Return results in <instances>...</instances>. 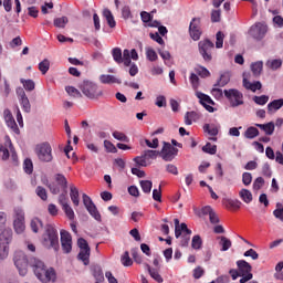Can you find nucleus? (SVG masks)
<instances>
[{
	"instance_id": "f257e3e1",
	"label": "nucleus",
	"mask_w": 283,
	"mask_h": 283,
	"mask_svg": "<svg viewBox=\"0 0 283 283\" xmlns=\"http://www.w3.org/2000/svg\"><path fill=\"white\" fill-rule=\"evenodd\" d=\"M13 262L20 275H27L28 266H31L33 269L34 275L38 277V280H40V282L48 283L54 282V280H56V272L54 269H46L45 263L36 258H31L29 260L25 253L22 251L15 252Z\"/></svg>"
},
{
	"instance_id": "f03ea898",
	"label": "nucleus",
	"mask_w": 283,
	"mask_h": 283,
	"mask_svg": "<svg viewBox=\"0 0 283 283\" xmlns=\"http://www.w3.org/2000/svg\"><path fill=\"white\" fill-rule=\"evenodd\" d=\"M42 244L46 249H54L59 251V231L52 224L46 226L42 235Z\"/></svg>"
},
{
	"instance_id": "7ed1b4c3",
	"label": "nucleus",
	"mask_w": 283,
	"mask_h": 283,
	"mask_svg": "<svg viewBox=\"0 0 283 283\" xmlns=\"http://www.w3.org/2000/svg\"><path fill=\"white\" fill-rule=\"evenodd\" d=\"M78 88L81 92L86 96V98H90L91 101H97V98H101L103 96V90L98 87V85L91 81H83Z\"/></svg>"
},
{
	"instance_id": "20e7f679",
	"label": "nucleus",
	"mask_w": 283,
	"mask_h": 283,
	"mask_svg": "<svg viewBox=\"0 0 283 283\" xmlns=\"http://www.w3.org/2000/svg\"><path fill=\"white\" fill-rule=\"evenodd\" d=\"M10 242H12V229L4 228L0 231V260L8 258Z\"/></svg>"
},
{
	"instance_id": "39448f33",
	"label": "nucleus",
	"mask_w": 283,
	"mask_h": 283,
	"mask_svg": "<svg viewBox=\"0 0 283 283\" xmlns=\"http://www.w3.org/2000/svg\"><path fill=\"white\" fill-rule=\"evenodd\" d=\"M10 154L13 163H18L19 157L17 156V150L14 149V145H12V140L10 136L4 137V143L0 144V158L1 160H9Z\"/></svg>"
},
{
	"instance_id": "423d86ee",
	"label": "nucleus",
	"mask_w": 283,
	"mask_h": 283,
	"mask_svg": "<svg viewBox=\"0 0 283 283\" xmlns=\"http://www.w3.org/2000/svg\"><path fill=\"white\" fill-rule=\"evenodd\" d=\"M198 48L199 54L202 56L203 61H206V63H211V61L213 60V55L211 54V52H213L216 44H213L211 40L206 39L199 41Z\"/></svg>"
},
{
	"instance_id": "0eeeda50",
	"label": "nucleus",
	"mask_w": 283,
	"mask_h": 283,
	"mask_svg": "<svg viewBox=\"0 0 283 283\" xmlns=\"http://www.w3.org/2000/svg\"><path fill=\"white\" fill-rule=\"evenodd\" d=\"M223 94L226 98L229 101L231 107H240V105H244V95L239 90H224Z\"/></svg>"
},
{
	"instance_id": "6e6552de",
	"label": "nucleus",
	"mask_w": 283,
	"mask_h": 283,
	"mask_svg": "<svg viewBox=\"0 0 283 283\" xmlns=\"http://www.w3.org/2000/svg\"><path fill=\"white\" fill-rule=\"evenodd\" d=\"M35 154L41 163H52V146L50 143H42L35 147Z\"/></svg>"
},
{
	"instance_id": "1a4fd4ad",
	"label": "nucleus",
	"mask_w": 283,
	"mask_h": 283,
	"mask_svg": "<svg viewBox=\"0 0 283 283\" xmlns=\"http://www.w3.org/2000/svg\"><path fill=\"white\" fill-rule=\"evenodd\" d=\"M237 266L239 274L241 275L240 283H247L250 282V280H253V268L251 266V263L244 261V260H239L237 261Z\"/></svg>"
},
{
	"instance_id": "9d476101",
	"label": "nucleus",
	"mask_w": 283,
	"mask_h": 283,
	"mask_svg": "<svg viewBox=\"0 0 283 283\" xmlns=\"http://www.w3.org/2000/svg\"><path fill=\"white\" fill-rule=\"evenodd\" d=\"M55 182L56 184L48 185V188L50 189L51 193H53V196H57V193H61V191L67 193V178H65L62 174H56Z\"/></svg>"
},
{
	"instance_id": "9b49d317",
	"label": "nucleus",
	"mask_w": 283,
	"mask_h": 283,
	"mask_svg": "<svg viewBox=\"0 0 283 283\" xmlns=\"http://www.w3.org/2000/svg\"><path fill=\"white\" fill-rule=\"evenodd\" d=\"M83 205L86 208V211H88L90 216L94 218L97 222H101V212H98V209L96 208V205H94V201H92V198L90 196L83 193Z\"/></svg>"
},
{
	"instance_id": "f8f14e48",
	"label": "nucleus",
	"mask_w": 283,
	"mask_h": 283,
	"mask_svg": "<svg viewBox=\"0 0 283 283\" xmlns=\"http://www.w3.org/2000/svg\"><path fill=\"white\" fill-rule=\"evenodd\" d=\"M266 32H269V27L262 22H259L251 27L249 34L252 36V39L262 41V38L266 35Z\"/></svg>"
},
{
	"instance_id": "ddd939ff",
	"label": "nucleus",
	"mask_w": 283,
	"mask_h": 283,
	"mask_svg": "<svg viewBox=\"0 0 283 283\" xmlns=\"http://www.w3.org/2000/svg\"><path fill=\"white\" fill-rule=\"evenodd\" d=\"M15 94L18 96V101L27 114H30L32 109V105L30 104V99L28 98V95L25 94V90L23 87H17L15 88Z\"/></svg>"
},
{
	"instance_id": "4468645a",
	"label": "nucleus",
	"mask_w": 283,
	"mask_h": 283,
	"mask_svg": "<svg viewBox=\"0 0 283 283\" xmlns=\"http://www.w3.org/2000/svg\"><path fill=\"white\" fill-rule=\"evenodd\" d=\"M163 160L171 163L176 156H178V148L171 146L169 143H164V147L160 151Z\"/></svg>"
},
{
	"instance_id": "2eb2a0df",
	"label": "nucleus",
	"mask_w": 283,
	"mask_h": 283,
	"mask_svg": "<svg viewBox=\"0 0 283 283\" xmlns=\"http://www.w3.org/2000/svg\"><path fill=\"white\" fill-rule=\"evenodd\" d=\"M196 96L197 98H199L200 104L202 105V107H205V109H207V112H210V113L216 112V108L211 106V105H216V102H213V99H211L209 95L197 92Z\"/></svg>"
},
{
	"instance_id": "dca6fc26",
	"label": "nucleus",
	"mask_w": 283,
	"mask_h": 283,
	"mask_svg": "<svg viewBox=\"0 0 283 283\" xmlns=\"http://www.w3.org/2000/svg\"><path fill=\"white\" fill-rule=\"evenodd\" d=\"M61 244L64 253H72V234L65 230H61Z\"/></svg>"
},
{
	"instance_id": "f3484780",
	"label": "nucleus",
	"mask_w": 283,
	"mask_h": 283,
	"mask_svg": "<svg viewBox=\"0 0 283 283\" xmlns=\"http://www.w3.org/2000/svg\"><path fill=\"white\" fill-rule=\"evenodd\" d=\"M198 23H200V19L198 18H193L190 22L189 32L193 41H200V36L202 34V32H200V29H198Z\"/></svg>"
},
{
	"instance_id": "a211bd4d",
	"label": "nucleus",
	"mask_w": 283,
	"mask_h": 283,
	"mask_svg": "<svg viewBox=\"0 0 283 283\" xmlns=\"http://www.w3.org/2000/svg\"><path fill=\"white\" fill-rule=\"evenodd\" d=\"M4 120L7 126L10 127L14 134H19V126L17 125V120H14V116H12V113L9 109L4 111Z\"/></svg>"
},
{
	"instance_id": "6ab92c4d",
	"label": "nucleus",
	"mask_w": 283,
	"mask_h": 283,
	"mask_svg": "<svg viewBox=\"0 0 283 283\" xmlns=\"http://www.w3.org/2000/svg\"><path fill=\"white\" fill-rule=\"evenodd\" d=\"M99 81H101V83H103V85H114L115 83L117 85H120V83H123L116 76H114V75H106V74L101 75L99 76Z\"/></svg>"
},
{
	"instance_id": "aec40b11",
	"label": "nucleus",
	"mask_w": 283,
	"mask_h": 283,
	"mask_svg": "<svg viewBox=\"0 0 283 283\" xmlns=\"http://www.w3.org/2000/svg\"><path fill=\"white\" fill-rule=\"evenodd\" d=\"M255 127L262 129L266 136H273V132H275V123L269 122L268 124H255Z\"/></svg>"
},
{
	"instance_id": "412c9836",
	"label": "nucleus",
	"mask_w": 283,
	"mask_h": 283,
	"mask_svg": "<svg viewBox=\"0 0 283 283\" xmlns=\"http://www.w3.org/2000/svg\"><path fill=\"white\" fill-rule=\"evenodd\" d=\"M200 119V115L197 112H187L185 114L184 120H185V125H193V123H196V120Z\"/></svg>"
},
{
	"instance_id": "4be33fe9",
	"label": "nucleus",
	"mask_w": 283,
	"mask_h": 283,
	"mask_svg": "<svg viewBox=\"0 0 283 283\" xmlns=\"http://www.w3.org/2000/svg\"><path fill=\"white\" fill-rule=\"evenodd\" d=\"M70 198L74 205V207H78V205H81V199L78 197V188H76V186L71 185L70 186Z\"/></svg>"
},
{
	"instance_id": "5701e85b",
	"label": "nucleus",
	"mask_w": 283,
	"mask_h": 283,
	"mask_svg": "<svg viewBox=\"0 0 283 283\" xmlns=\"http://www.w3.org/2000/svg\"><path fill=\"white\" fill-rule=\"evenodd\" d=\"M243 87L245 90H250L251 92H258V90H262V83L260 81L251 83L247 77L243 78Z\"/></svg>"
},
{
	"instance_id": "b1692460",
	"label": "nucleus",
	"mask_w": 283,
	"mask_h": 283,
	"mask_svg": "<svg viewBox=\"0 0 283 283\" xmlns=\"http://www.w3.org/2000/svg\"><path fill=\"white\" fill-rule=\"evenodd\" d=\"M283 107V98L274 99L268 104V113L273 114V112H277V109H282Z\"/></svg>"
},
{
	"instance_id": "393cba45",
	"label": "nucleus",
	"mask_w": 283,
	"mask_h": 283,
	"mask_svg": "<svg viewBox=\"0 0 283 283\" xmlns=\"http://www.w3.org/2000/svg\"><path fill=\"white\" fill-rule=\"evenodd\" d=\"M146 269L150 275V277H153V280H155V282H158V283H163L164 282V279L163 276L160 275L158 269H153L151 265L149 264H146Z\"/></svg>"
},
{
	"instance_id": "a878e982",
	"label": "nucleus",
	"mask_w": 283,
	"mask_h": 283,
	"mask_svg": "<svg viewBox=\"0 0 283 283\" xmlns=\"http://www.w3.org/2000/svg\"><path fill=\"white\" fill-rule=\"evenodd\" d=\"M243 136L249 140H253V138H258V136H260V130L256 127L250 126L247 128Z\"/></svg>"
},
{
	"instance_id": "bb28decb",
	"label": "nucleus",
	"mask_w": 283,
	"mask_h": 283,
	"mask_svg": "<svg viewBox=\"0 0 283 283\" xmlns=\"http://www.w3.org/2000/svg\"><path fill=\"white\" fill-rule=\"evenodd\" d=\"M264 67V63L262 61H258L251 64V72L253 76L258 77L262 74V70Z\"/></svg>"
},
{
	"instance_id": "cd10ccee",
	"label": "nucleus",
	"mask_w": 283,
	"mask_h": 283,
	"mask_svg": "<svg viewBox=\"0 0 283 283\" xmlns=\"http://www.w3.org/2000/svg\"><path fill=\"white\" fill-rule=\"evenodd\" d=\"M231 81V76L229 73H223L220 75V78L214 84V87H224L226 85H229V82Z\"/></svg>"
},
{
	"instance_id": "c85d7f7f",
	"label": "nucleus",
	"mask_w": 283,
	"mask_h": 283,
	"mask_svg": "<svg viewBox=\"0 0 283 283\" xmlns=\"http://www.w3.org/2000/svg\"><path fill=\"white\" fill-rule=\"evenodd\" d=\"M103 17L106 18L109 28H116V20H114V14H112V11L109 9H105L103 11Z\"/></svg>"
},
{
	"instance_id": "c756f323",
	"label": "nucleus",
	"mask_w": 283,
	"mask_h": 283,
	"mask_svg": "<svg viewBox=\"0 0 283 283\" xmlns=\"http://www.w3.org/2000/svg\"><path fill=\"white\" fill-rule=\"evenodd\" d=\"M112 56L115 63H117L118 65L123 63V50H120V48H114L112 50Z\"/></svg>"
},
{
	"instance_id": "7c9ffc66",
	"label": "nucleus",
	"mask_w": 283,
	"mask_h": 283,
	"mask_svg": "<svg viewBox=\"0 0 283 283\" xmlns=\"http://www.w3.org/2000/svg\"><path fill=\"white\" fill-rule=\"evenodd\" d=\"M239 196H240L241 200H243V202H245L247 205H249L253 201V195L248 189H242L239 192Z\"/></svg>"
},
{
	"instance_id": "2f4dec72",
	"label": "nucleus",
	"mask_w": 283,
	"mask_h": 283,
	"mask_svg": "<svg viewBox=\"0 0 283 283\" xmlns=\"http://www.w3.org/2000/svg\"><path fill=\"white\" fill-rule=\"evenodd\" d=\"M20 83L27 92H34V88L36 87V84L32 80L20 78Z\"/></svg>"
},
{
	"instance_id": "473e14b6",
	"label": "nucleus",
	"mask_w": 283,
	"mask_h": 283,
	"mask_svg": "<svg viewBox=\"0 0 283 283\" xmlns=\"http://www.w3.org/2000/svg\"><path fill=\"white\" fill-rule=\"evenodd\" d=\"M90 252L91 250H80V253L77 255L78 260H81L85 266H87V264H90Z\"/></svg>"
},
{
	"instance_id": "72a5a7b5",
	"label": "nucleus",
	"mask_w": 283,
	"mask_h": 283,
	"mask_svg": "<svg viewBox=\"0 0 283 283\" xmlns=\"http://www.w3.org/2000/svg\"><path fill=\"white\" fill-rule=\"evenodd\" d=\"M13 229L15 233H23L25 231V220H15L13 221Z\"/></svg>"
},
{
	"instance_id": "f704fd0d",
	"label": "nucleus",
	"mask_w": 283,
	"mask_h": 283,
	"mask_svg": "<svg viewBox=\"0 0 283 283\" xmlns=\"http://www.w3.org/2000/svg\"><path fill=\"white\" fill-rule=\"evenodd\" d=\"M39 229H43V221L39 218H33L31 220V230L33 233H39Z\"/></svg>"
},
{
	"instance_id": "c9c22d12",
	"label": "nucleus",
	"mask_w": 283,
	"mask_h": 283,
	"mask_svg": "<svg viewBox=\"0 0 283 283\" xmlns=\"http://www.w3.org/2000/svg\"><path fill=\"white\" fill-rule=\"evenodd\" d=\"M65 92L69 94V96H73V98H82L83 94H81V91H78L74 86H66Z\"/></svg>"
},
{
	"instance_id": "e433bc0d",
	"label": "nucleus",
	"mask_w": 283,
	"mask_h": 283,
	"mask_svg": "<svg viewBox=\"0 0 283 283\" xmlns=\"http://www.w3.org/2000/svg\"><path fill=\"white\" fill-rule=\"evenodd\" d=\"M266 67H269L270 70H280L282 67V60L277 59V60H269L266 62Z\"/></svg>"
},
{
	"instance_id": "4c0bfd02",
	"label": "nucleus",
	"mask_w": 283,
	"mask_h": 283,
	"mask_svg": "<svg viewBox=\"0 0 283 283\" xmlns=\"http://www.w3.org/2000/svg\"><path fill=\"white\" fill-rule=\"evenodd\" d=\"M202 151H205V154H210V156H216V154L218 151V146L211 145V143H207L202 147Z\"/></svg>"
},
{
	"instance_id": "58836bf2",
	"label": "nucleus",
	"mask_w": 283,
	"mask_h": 283,
	"mask_svg": "<svg viewBox=\"0 0 283 283\" xmlns=\"http://www.w3.org/2000/svg\"><path fill=\"white\" fill-rule=\"evenodd\" d=\"M226 207H228V209H234L238 210L242 207V202L238 199H228L226 201Z\"/></svg>"
},
{
	"instance_id": "ea45409f",
	"label": "nucleus",
	"mask_w": 283,
	"mask_h": 283,
	"mask_svg": "<svg viewBox=\"0 0 283 283\" xmlns=\"http://www.w3.org/2000/svg\"><path fill=\"white\" fill-rule=\"evenodd\" d=\"M139 185L144 193H151V188L154 187V184L150 180H142Z\"/></svg>"
},
{
	"instance_id": "a19ab883",
	"label": "nucleus",
	"mask_w": 283,
	"mask_h": 283,
	"mask_svg": "<svg viewBox=\"0 0 283 283\" xmlns=\"http://www.w3.org/2000/svg\"><path fill=\"white\" fill-rule=\"evenodd\" d=\"M203 132H206L207 134H209V136H218V128L216 125H211V124H206L203 126Z\"/></svg>"
},
{
	"instance_id": "79ce46f5",
	"label": "nucleus",
	"mask_w": 283,
	"mask_h": 283,
	"mask_svg": "<svg viewBox=\"0 0 283 283\" xmlns=\"http://www.w3.org/2000/svg\"><path fill=\"white\" fill-rule=\"evenodd\" d=\"M195 72L198 74V76H201V78H208V76H211V72H209V70H207L205 66L196 67Z\"/></svg>"
},
{
	"instance_id": "37998d69",
	"label": "nucleus",
	"mask_w": 283,
	"mask_h": 283,
	"mask_svg": "<svg viewBox=\"0 0 283 283\" xmlns=\"http://www.w3.org/2000/svg\"><path fill=\"white\" fill-rule=\"evenodd\" d=\"M39 70L42 74H48V72L50 71V60L44 59L42 62H40Z\"/></svg>"
},
{
	"instance_id": "c03bdc74",
	"label": "nucleus",
	"mask_w": 283,
	"mask_h": 283,
	"mask_svg": "<svg viewBox=\"0 0 283 283\" xmlns=\"http://www.w3.org/2000/svg\"><path fill=\"white\" fill-rule=\"evenodd\" d=\"M35 193L44 202H45V200H48V190H45V188H43V186H38L35 189Z\"/></svg>"
},
{
	"instance_id": "a18cd8bd",
	"label": "nucleus",
	"mask_w": 283,
	"mask_h": 283,
	"mask_svg": "<svg viewBox=\"0 0 283 283\" xmlns=\"http://www.w3.org/2000/svg\"><path fill=\"white\" fill-rule=\"evenodd\" d=\"M0 92H2V94L6 98H8V96H10V92H11L10 83L8 82V80L6 77L3 78V86L0 87Z\"/></svg>"
},
{
	"instance_id": "49530a36",
	"label": "nucleus",
	"mask_w": 283,
	"mask_h": 283,
	"mask_svg": "<svg viewBox=\"0 0 283 283\" xmlns=\"http://www.w3.org/2000/svg\"><path fill=\"white\" fill-rule=\"evenodd\" d=\"M220 245L222 247L221 251H229L230 247L232 245L231 239H228L227 237H220Z\"/></svg>"
},
{
	"instance_id": "de8ad7c7",
	"label": "nucleus",
	"mask_w": 283,
	"mask_h": 283,
	"mask_svg": "<svg viewBox=\"0 0 283 283\" xmlns=\"http://www.w3.org/2000/svg\"><path fill=\"white\" fill-rule=\"evenodd\" d=\"M120 262L123 266H132V264H134V261H132V258H129L128 251L124 252V254L122 255Z\"/></svg>"
},
{
	"instance_id": "09e8293b",
	"label": "nucleus",
	"mask_w": 283,
	"mask_h": 283,
	"mask_svg": "<svg viewBox=\"0 0 283 283\" xmlns=\"http://www.w3.org/2000/svg\"><path fill=\"white\" fill-rule=\"evenodd\" d=\"M113 138H115L116 140H120L122 143H129V137H127L125 133H120L118 130H115L113 133Z\"/></svg>"
},
{
	"instance_id": "8fccbe9b",
	"label": "nucleus",
	"mask_w": 283,
	"mask_h": 283,
	"mask_svg": "<svg viewBox=\"0 0 283 283\" xmlns=\"http://www.w3.org/2000/svg\"><path fill=\"white\" fill-rule=\"evenodd\" d=\"M191 247L192 249H196L197 251L202 249V238H200V235H195L192 238V242H191Z\"/></svg>"
},
{
	"instance_id": "3c124183",
	"label": "nucleus",
	"mask_w": 283,
	"mask_h": 283,
	"mask_svg": "<svg viewBox=\"0 0 283 283\" xmlns=\"http://www.w3.org/2000/svg\"><path fill=\"white\" fill-rule=\"evenodd\" d=\"M23 169L25 174H32L34 171V164H32V159H25L23 163Z\"/></svg>"
},
{
	"instance_id": "603ef678",
	"label": "nucleus",
	"mask_w": 283,
	"mask_h": 283,
	"mask_svg": "<svg viewBox=\"0 0 283 283\" xmlns=\"http://www.w3.org/2000/svg\"><path fill=\"white\" fill-rule=\"evenodd\" d=\"M69 21L70 20L67 19V17L56 18L54 20V25H55V28H65V25H67Z\"/></svg>"
},
{
	"instance_id": "864d4df0",
	"label": "nucleus",
	"mask_w": 283,
	"mask_h": 283,
	"mask_svg": "<svg viewBox=\"0 0 283 283\" xmlns=\"http://www.w3.org/2000/svg\"><path fill=\"white\" fill-rule=\"evenodd\" d=\"M190 83L193 90H198V87H200V77H198V74L196 73L190 74Z\"/></svg>"
},
{
	"instance_id": "5fc2aeb1",
	"label": "nucleus",
	"mask_w": 283,
	"mask_h": 283,
	"mask_svg": "<svg viewBox=\"0 0 283 283\" xmlns=\"http://www.w3.org/2000/svg\"><path fill=\"white\" fill-rule=\"evenodd\" d=\"M93 275L94 277L98 281V282H103V280H105V276L103 274V269H101V266H96L93 270Z\"/></svg>"
},
{
	"instance_id": "6e6d98bb",
	"label": "nucleus",
	"mask_w": 283,
	"mask_h": 283,
	"mask_svg": "<svg viewBox=\"0 0 283 283\" xmlns=\"http://www.w3.org/2000/svg\"><path fill=\"white\" fill-rule=\"evenodd\" d=\"M216 39H217L216 48L217 49L222 48V45H224V33H222L221 31H218L216 34Z\"/></svg>"
},
{
	"instance_id": "4d7b16f0",
	"label": "nucleus",
	"mask_w": 283,
	"mask_h": 283,
	"mask_svg": "<svg viewBox=\"0 0 283 283\" xmlns=\"http://www.w3.org/2000/svg\"><path fill=\"white\" fill-rule=\"evenodd\" d=\"M153 200L156 202H163V189L159 186V189H154L153 190Z\"/></svg>"
},
{
	"instance_id": "13d9d810",
	"label": "nucleus",
	"mask_w": 283,
	"mask_h": 283,
	"mask_svg": "<svg viewBox=\"0 0 283 283\" xmlns=\"http://www.w3.org/2000/svg\"><path fill=\"white\" fill-rule=\"evenodd\" d=\"M253 101L256 105H266V103H269V96L266 95L254 96Z\"/></svg>"
},
{
	"instance_id": "bf43d9fd",
	"label": "nucleus",
	"mask_w": 283,
	"mask_h": 283,
	"mask_svg": "<svg viewBox=\"0 0 283 283\" xmlns=\"http://www.w3.org/2000/svg\"><path fill=\"white\" fill-rule=\"evenodd\" d=\"M146 56L148 59V61H158V54L156 53V51L154 49H147L146 50Z\"/></svg>"
},
{
	"instance_id": "052dcab7",
	"label": "nucleus",
	"mask_w": 283,
	"mask_h": 283,
	"mask_svg": "<svg viewBox=\"0 0 283 283\" xmlns=\"http://www.w3.org/2000/svg\"><path fill=\"white\" fill-rule=\"evenodd\" d=\"M65 216L69 218V220H74V210L72 209V207H70V203L62 207Z\"/></svg>"
},
{
	"instance_id": "680f3d73",
	"label": "nucleus",
	"mask_w": 283,
	"mask_h": 283,
	"mask_svg": "<svg viewBox=\"0 0 283 283\" xmlns=\"http://www.w3.org/2000/svg\"><path fill=\"white\" fill-rule=\"evenodd\" d=\"M242 182L245 187H249V185L253 182V176L251 175V172H243Z\"/></svg>"
},
{
	"instance_id": "e2e57ef3",
	"label": "nucleus",
	"mask_w": 283,
	"mask_h": 283,
	"mask_svg": "<svg viewBox=\"0 0 283 283\" xmlns=\"http://www.w3.org/2000/svg\"><path fill=\"white\" fill-rule=\"evenodd\" d=\"M158 150H145L144 151V157L146 159H151V160H156V158H158Z\"/></svg>"
},
{
	"instance_id": "0e129e2a",
	"label": "nucleus",
	"mask_w": 283,
	"mask_h": 283,
	"mask_svg": "<svg viewBox=\"0 0 283 283\" xmlns=\"http://www.w3.org/2000/svg\"><path fill=\"white\" fill-rule=\"evenodd\" d=\"M264 187V178L258 177L253 182V189L254 191H260Z\"/></svg>"
},
{
	"instance_id": "69168bd1",
	"label": "nucleus",
	"mask_w": 283,
	"mask_h": 283,
	"mask_svg": "<svg viewBox=\"0 0 283 283\" xmlns=\"http://www.w3.org/2000/svg\"><path fill=\"white\" fill-rule=\"evenodd\" d=\"M222 12L220 10H212L211 12V21L212 23H220Z\"/></svg>"
},
{
	"instance_id": "338daca9",
	"label": "nucleus",
	"mask_w": 283,
	"mask_h": 283,
	"mask_svg": "<svg viewBox=\"0 0 283 283\" xmlns=\"http://www.w3.org/2000/svg\"><path fill=\"white\" fill-rule=\"evenodd\" d=\"M244 258H251L252 260H258L260 258V254L253 249H249L243 253Z\"/></svg>"
},
{
	"instance_id": "774afa93",
	"label": "nucleus",
	"mask_w": 283,
	"mask_h": 283,
	"mask_svg": "<svg viewBox=\"0 0 283 283\" xmlns=\"http://www.w3.org/2000/svg\"><path fill=\"white\" fill-rule=\"evenodd\" d=\"M272 21H273L274 28H283V17L282 15H275Z\"/></svg>"
}]
</instances>
